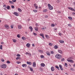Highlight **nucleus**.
I'll return each mask as SVG.
<instances>
[{"mask_svg": "<svg viewBox=\"0 0 75 75\" xmlns=\"http://www.w3.org/2000/svg\"><path fill=\"white\" fill-rule=\"evenodd\" d=\"M38 25V24L36 23V27H37Z\"/></svg>", "mask_w": 75, "mask_h": 75, "instance_id": "338daca9", "label": "nucleus"}, {"mask_svg": "<svg viewBox=\"0 0 75 75\" xmlns=\"http://www.w3.org/2000/svg\"><path fill=\"white\" fill-rule=\"evenodd\" d=\"M32 46H33V47H35V45H34V44H33Z\"/></svg>", "mask_w": 75, "mask_h": 75, "instance_id": "69168bd1", "label": "nucleus"}, {"mask_svg": "<svg viewBox=\"0 0 75 75\" xmlns=\"http://www.w3.org/2000/svg\"><path fill=\"white\" fill-rule=\"evenodd\" d=\"M59 67L61 71H63V69H62V65L61 64L59 65Z\"/></svg>", "mask_w": 75, "mask_h": 75, "instance_id": "6e6552de", "label": "nucleus"}, {"mask_svg": "<svg viewBox=\"0 0 75 75\" xmlns=\"http://www.w3.org/2000/svg\"><path fill=\"white\" fill-rule=\"evenodd\" d=\"M18 11H20V12H21L22 11L21 9H20V8H18Z\"/></svg>", "mask_w": 75, "mask_h": 75, "instance_id": "c85d7f7f", "label": "nucleus"}, {"mask_svg": "<svg viewBox=\"0 0 75 75\" xmlns=\"http://www.w3.org/2000/svg\"><path fill=\"white\" fill-rule=\"evenodd\" d=\"M1 44H4V42H1Z\"/></svg>", "mask_w": 75, "mask_h": 75, "instance_id": "774afa93", "label": "nucleus"}, {"mask_svg": "<svg viewBox=\"0 0 75 75\" xmlns=\"http://www.w3.org/2000/svg\"><path fill=\"white\" fill-rule=\"evenodd\" d=\"M40 36H42V37L44 35L43 34H40Z\"/></svg>", "mask_w": 75, "mask_h": 75, "instance_id": "6e6d98bb", "label": "nucleus"}, {"mask_svg": "<svg viewBox=\"0 0 75 75\" xmlns=\"http://www.w3.org/2000/svg\"><path fill=\"white\" fill-rule=\"evenodd\" d=\"M29 28H30V30H31L30 31L31 32H32V31H33V28L32 27L30 26L29 27Z\"/></svg>", "mask_w": 75, "mask_h": 75, "instance_id": "2eb2a0df", "label": "nucleus"}, {"mask_svg": "<svg viewBox=\"0 0 75 75\" xmlns=\"http://www.w3.org/2000/svg\"><path fill=\"white\" fill-rule=\"evenodd\" d=\"M59 42L61 43L62 44H63L64 42V40H59Z\"/></svg>", "mask_w": 75, "mask_h": 75, "instance_id": "a211bd4d", "label": "nucleus"}, {"mask_svg": "<svg viewBox=\"0 0 75 75\" xmlns=\"http://www.w3.org/2000/svg\"><path fill=\"white\" fill-rule=\"evenodd\" d=\"M46 54L47 55H48V56H50V52H46Z\"/></svg>", "mask_w": 75, "mask_h": 75, "instance_id": "f3484780", "label": "nucleus"}, {"mask_svg": "<svg viewBox=\"0 0 75 75\" xmlns=\"http://www.w3.org/2000/svg\"><path fill=\"white\" fill-rule=\"evenodd\" d=\"M33 34L34 35H35V36L37 35V34H36L35 33H33Z\"/></svg>", "mask_w": 75, "mask_h": 75, "instance_id": "5fc2aeb1", "label": "nucleus"}, {"mask_svg": "<svg viewBox=\"0 0 75 75\" xmlns=\"http://www.w3.org/2000/svg\"><path fill=\"white\" fill-rule=\"evenodd\" d=\"M49 45H50V46H52V44H51V43H49Z\"/></svg>", "mask_w": 75, "mask_h": 75, "instance_id": "603ef678", "label": "nucleus"}, {"mask_svg": "<svg viewBox=\"0 0 75 75\" xmlns=\"http://www.w3.org/2000/svg\"><path fill=\"white\" fill-rule=\"evenodd\" d=\"M50 53H51V54H54V52L52 51H51L50 52Z\"/></svg>", "mask_w": 75, "mask_h": 75, "instance_id": "09e8293b", "label": "nucleus"}, {"mask_svg": "<svg viewBox=\"0 0 75 75\" xmlns=\"http://www.w3.org/2000/svg\"><path fill=\"white\" fill-rule=\"evenodd\" d=\"M22 28V26H21V25H19L18 26V29H19L20 30V29H21V28Z\"/></svg>", "mask_w": 75, "mask_h": 75, "instance_id": "4be33fe9", "label": "nucleus"}, {"mask_svg": "<svg viewBox=\"0 0 75 75\" xmlns=\"http://www.w3.org/2000/svg\"><path fill=\"white\" fill-rule=\"evenodd\" d=\"M29 68L30 69V71H33V68H32V67H29Z\"/></svg>", "mask_w": 75, "mask_h": 75, "instance_id": "a878e982", "label": "nucleus"}, {"mask_svg": "<svg viewBox=\"0 0 75 75\" xmlns=\"http://www.w3.org/2000/svg\"><path fill=\"white\" fill-rule=\"evenodd\" d=\"M17 37L18 38H20V35L18 34V35H17Z\"/></svg>", "mask_w": 75, "mask_h": 75, "instance_id": "ea45409f", "label": "nucleus"}, {"mask_svg": "<svg viewBox=\"0 0 75 75\" xmlns=\"http://www.w3.org/2000/svg\"><path fill=\"white\" fill-rule=\"evenodd\" d=\"M49 9L50 10H53V7L52 6H51V5L50 4H48V5Z\"/></svg>", "mask_w": 75, "mask_h": 75, "instance_id": "f03ea898", "label": "nucleus"}, {"mask_svg": "<svg viewBox=\"0 0 75 75\" xmlns=\"http://www.w3.org/2000/svg\"><path fill=\"white\" fill-rule=\"evenodd\" d=\"M12 1L13 2H16V0H12Z\"/></svg>", "mask_w": 75, "mask_h": 75, "instance_id": "052dcab7", "label": "nucleus"}, {"mask_svg": "<svg viewBox=\"0 0 75 75\" xmlns=\"http://www.w3.org/2000/svg\"><path fill=\"white\" fill-rule=\"evenodd\" d=\"M58 34H59V35H60V36L62 35V34H61V33H58Z\"/></svg>", "mask_w": 75, "mask_h": 75, "instance_id": "8fccbe9b", "label": "nucleus"}, {"mask_svg": "<svg viewBox=\"0 0 75 75\" xmlns=\"http://www.w3.org/2000/svg\"><path fill=\"white\" fill-rule=\"evenodd\" d=\"M34 6L35 7L36 6H37V4H34Z\"/></svg>", "mask_w": 75, "mask_h": 75, "instance_id": "de8ad7c7", "label": "nucleus"}, {"mask_svg": "<svg viewBox=\"0 0 75 75\" xmlns=\"http://www.w3.org/2000/svg\"><path fill=\"white\" fill-rule=\"evenodd\" d=\"M52 27H54L55 26V25L53 23L51 25Z\"/></svg>", "mask_w": 75, "mask_h": 75, "instance_id": "f704fd0d", "label": "nucleus"}, {"mask_svg": "<svg viewBox=\"0 0 75 75\" xmlns=\"http://www.w3.org/2000/svg\"><path fill=\"white\" fill-rule=\"evenodd\" d=\"M64 60H65V59L64 58H63L62 59L61 61L63 62Z\"/></svg>", "mask_w": 75, "mask_h": 75, "instance_id": "c03bdc74", "label": "nucleus"}, {"mask_svg": "<svg viewBox=\"0 0 75 75\" xmlns=\"http://www.w3.org/2000/svg\"><path fill=\"white\" fill-rule=\"evenodd\" d=\"M68 8L69 10H71V11H75V9L73 8H71V7H68Z\"/></svg>", "mask_w": 75, "mask_h": 75, "instance_id": "39448f33", "label": "nucleus"}, {"mask_svg": "<svg viewBox=\"0 0 75 75\" xmlns=\"http://www.w3.org/2000/svg\"><path fill=\"white\" fill-rule=\"evenodd\" d=\"M27 64L29 65H31V64H32V62H27Z\"/></svg>", "mask_w": 75, "mask_h": 75, "instance_id": "1a4fd4ad", "label": "nucleus"}, {"mask_svg": "<svg viewBox=\"0 0 75 75\" xmlns=\"http://www.w3.org/2000/svg\"><path fill=\"white\" fill-rule=\"evenodd\" d=\"M51 70L52 71H54V70H55V68H54V67H52L51 68Z\"/></svg>", "mask_w": 75, "mask_h": 75, "instance_id": "f8f14e48", "label": "nucleus"}, {"mask_svg": "<svg viewBox=\"0 0 75 75\" xmlns=\"http://www.w3.org/2000/svg\"><path fill=\"white\" fill-rule=\"evenodd\" d=\"M28 55H29L30 56H31V53H29L28 54Z\"/></svg>", "mask_w": 75, "mask_h": 75, "instance_id": "680f3d73", "label": "nucleus"}, {"mask_svg": "<svg viewBox=\"0 0 75 75\" xmlns=\"http://www.w3.org/2000/svg\"><path fill=\"white\" fill-rule=\"evenodd\" d=\"M58 52H59V53L61 54H63V52H62V50H59Z\"/></svg>", "mask_w": 75, "mask_h": 75, "instance_id": "9b49d317", "label": "nucleus"}, {"mask_svg": "<svg viewBox=\"0 0 75 75\" xmlns=\"http://www.w3.org/2000/svg\"><path fill=\"white\" fill-rule=\"evenodd\" d=\"M11 28H13V26L12 25H11Z\"/></svg>", "mask_w": 75, "mask_h": 75, "instance_id": "bf43d9fd", "label": "nucleus"}, {"mask_svg": "<svg viewBox=\"0 0 75 75\" xmlns=\"http://www.w3.org/2000/svg\"><path fill=\"white\" fill-rule=\"evenodd\" d=\"M54 49H57L58 48V47L57 45H55L54 46Z\"/></svg>", "mask_w": 75, "mask_h": 75, "instance_id": "6ab92c4d", "label": "nucleus"}, {"mask_svg": "<svg viewBox=\"0 0 75 75\" xmlns=\"http://www.w3.org/2000/svg\"><path fill=\"white\" fill-rule=\"evenodd\" d=\"M22 66L23 67H24V68H25L27 67V65L25 64H23L22 65Z\"/></svg>", "mask_w": 75, "mask_h": 75, "instance_id": "ddd939ff", "label": "nucleus"}, {"mask_svg": "<svg viewBox=\"0 0 75 75\" xmlns=\"http://www.w3.org/2000/svg\"><path fill=\"white\" fill-rule=\"evenodd\" d=\"M27 38L24 37H23L22 38V39L23 40H25Z\"/></svg>", "mask_w": 75, "mask_h": 75, "instance_id": "412c9836", "label": "nucleus"}, {"mask_svg": "<svg viewBox=\"0 0 75 75\" xmlns=\"http://www.w3.org/2000/svg\"><path fill=\"white\" fill-rule=\"evenodd\" d=\"M0 48L1 49V50H3V45H1L0 46Z\"/></svg>", "mask_w": 75, "mask_h": 75, "instance_id": "2f4dec72", "label": "nucleus"}, {"mask_svg": "<svg viewBox=\"0 0 75 75\" xmlns=\"http://www.w3.org/2000/svg\"><path fill=\"white\" fill-rule=\"evenodd\" d=\"M11 7L12 8H14V6H13V5H12L11 6Z\"/></svg>", "mask_w": 75, "mask_h": 75, "instance_id": "e433bc0d", "label": "nucleus"}, {"mask_svg": "<svg viewBox=\"0 0 75 75\" xmlns=\"http://www.w3.org/2000/svg\"><path fill=\"white\" fill-rule=\"evenodd\" d=\"M10 6H7V7H6V8H7V9L8 10H9V9H10Z\"/></svg>", "mask_w": 75, "mask_h": 75, "instance_id": "cd10ccee", "label": "nucleus"}, {"mask_svg": "<svg viewBox=\"0 0 75 75\" xmlns=\"http://www.w3.org/2000/svg\"><path fill=\"white\" fill-rule=\"evenodd\" d=\"M38 51H39V52H41V53H42L43 52L42 50H39Z\"/></svg>", "mask_w": 75, "mask_h": 75, "instance_id": "a19ab883", "label": "nucleus"}, {"mask_svg": "<svg viewBox=\"0 0 75 75\" xmlns=\"http://www.w3.org/2000/svg\"><path fill=\"white\" fill-rule=\"evenodd\" d=\"M33 11L35 13H37V10H33Z\"/></svg>", "mask_w": 75, "mask_h": 75, "instance_id": "72a5a7b5", "label": "nucleus"}, {"mask_svg": "<svg viewBox=\"0 0 75 75\" xmlns=\"http://www.w3.org/2000/svg\"><path fill=\"white\" fill-rule=\"evenodd\" d=\"M1 68H6V64H4L2 65L1 66Z\"/></svg>", "mask_w": 75, "mask_h": 75, "instance_id": "7ed1b4c3", "label": "nucleus"}, {"mask_svg": "<svg viewBox=\"0 0 75 75\" xmlns=\"http://www.w3.org/2000/svg\"><path fill=\"white\" fill-rule=\"evenodd\" d=\"M33 67L34 68H35L36 67V63L35 62H33Z\"/></svg>", "mask_w": 75, "mask_h": 75, "instance_id": "423d86ee", "label": "nucleus"}, {"mask_svg": "<svg viewBox=\"0 0 75 75\" xmlns=\"http://www.w3.org/2000/svg\"><path fill=\"white\" fill-rule=\"evenodd\" d=\"M26 47H28V48H29L30 47V43H27L26 45Z\"/></svg>", "mask_w": 75, "mask_h": 75, "instance_id": "4468645a", "label": "nucleus"}, {"mask_svg": "<svg viewBox=\"0 0 75 75\" xmlns=\"http://www.w3.org/2000/svg\"><path fill=\"white\" fill-rule=\"evenodd\" d=\"M48 16H47V15L45 16V18H48Z\"/></svg>", "mask_w": 75, "mask_h": 75, "instance_id": "4d7b16f0", "label": "nucleus"}, {"mask_svg": "<svg viewBox=\"0 0 75 75\" xmlns=\"http://www.w3.org/2000/svg\"><path fill=\"white\" fill-rule=\"evenodd\" d=\"M6 62L7 64H10V62L9 60H8Z\"/></svg>", "mask_w": 75, "mask_h": 75, "instance_id": "58836bf2", "label": "nucleus"}, {"mask_svg": "<svg viewBox=\"0 0 75 75\" xmlns=\"http://www.w3.org/2000/svg\"><path fill=\"white\" fill-rule=\"evenodd\" d=\"M55 68H57V69H58V71H59L60 70L59 68V67H58V66H57L56 65L55 66Z\"/></svg>", "mask_w": 75, "mask_h": 75, "instance_id": "aec40b11", "label": "nucleus"}, {"mask_svg": "<svg viewBox=\"0 0 75 75\" xmlns=\"http://www.w3.org/2000/svg\"><path fill=\"white\" fill-rule=\"evenodd\" d=\"M13 42H16V40H15V39H14L13 40Z\"/></svg>", "mask_w": 75, "mask_h": 75, "instance_id": "a18cd8bd", "label": "nucleus"}, {"mask_svg": "<svg viewBox=\"0 0 75 75\" xmlns=\"http://www.w3.org/2000/svg\"><path fill=\"white\" fill-rule=\"evenodd\" d=\"M68 26H69V27H71V24H68Z\"/></svg>", "mask_w": 75, "mask_h": 75, "instance_id": "49530a36", "label": "nucleus"}, {"mask_svg": "<svg viewBox=\"0 0 75 75\" xmlns=\"http://www.w3.org/2000/svg\"><path fill=\"white\" fill-rule=\"evenodd\" d=\"M21 57H17L16 58V59H17V60H18V59H20V60H21Z\"/></svg>", "mask_w": 75, "mask_h": 75, "instance_id": "5701e85b", "label": "nucleus"}, {"mask_svg": "<svg viewBox=\"0 0 75 75\" xmlns=\"http://www.w3.org/2000/svg\"><path fill=\"white\" fill-rule=\"evenodd\" d=\"M70 70H71V71H74V69L73 68H71L70 69Z\"/></svg>", "mask_w": 75, "mask_h": 75, "instance_id": "0e129e2a", "label": "nucleus"}, {"mask_svg": "<svg viewBox=\"0 0 75 75\" xmlns=\"http://www.w3.org/2000/svg\"><path fill=\"white\" fill-rule=\"evenodd\" d=\"M48 11V10L47 9H45L44 10H43V12H44L45 13V12H46V11Z\"/></svg>", "mask_w": 75, "mask_h": 75, "instance_id": "7c9ffc66", "label": "nucleus"}, {"mask_svg": "<svg viewBox=\"0 0 75 75\" xmlns=\"http://www.w3.org/2000/svg\"><path fill=\"white\" fill-rule=\"evenodd\" d=\"M56 57L57 58V59H61L62 58L61 57V55L59 54H57L55 55Z\"/></svg>", "mask_w": 75, "mask_h": 75, "instance_id": "f257e3e1", "label": "nucleus"}, {"mask_svg": "<svg viewBox=\"0 0 75 75\" xmlns=\"http://www.w3.org/2000/svg\"><path fill=\"white\" fill-rule=\"evenodd\" d=\"M1 61L2 62H4V60L3 59H1Z\"/></svg>", "mask_w": 75, "mask_h": 75, "instance_id": "37998d69", "label": "nucleus"}, {"mask_svg": "<svg viewBox=\"0 0 75 75\" xmlns=\"http://www.w3.org/2000/svg\"><path fill=\"white\" fill-rule=\"evenodd\" d=\"M5 27L6 28H7V29H8L9 28V26H8L7 25H5Z\"/></svg>", "mask_w": 75, "mask_h": 75, "instance_id": "9d476101", "label": "nucleus"}, {"mask_svg": "<svg viewBox=\"0 0 75 75\" xmlns=\"http://www.w3.org/2000/svg\"><path fill=\"white\" fill-rule=\"evenodd\" d=\"M9 3L10 4H13L14 3L13 1H9Z\"/></svg>", "mask_w": 75, "mask_h": 75, "instance_id": "393cba45", "label": "nucleus"}, {"mask_svg": "<svg viewBox=\"0 0 75 75\" xmlns=\"http://www.w3.org/2000/svg\"><path fill=\"white\" fill-rule=\"evenodd\" d=\"M3 6V7H6V4L4 5Z\"/></svg>", "mask_w": 75, "mask_h": 75, "instance_id": "864d4df0", "label": "nucleus"}, {"mask_svg": "<svg viewBox=\"0 0 75 75\" xmlns=\"http://www.w3.org/2000/svg\"><path fill=\"white\" fill-rule=\"evenodd\" d=\"M42 37V38H43V39H44L45 38L44 37V35H43Z\"/></svg>", "mask_w": 75, "mask_h": 75, "instance_id": "e2e57ef3", "label": "nucleus"}, {"mask_svg": "<svg viewBox=\"0 0 75 75\" xmlns=\"http://www.w3.org/2000/svg\"><path fill=\"white\" fill-rule=\"evenodd\" d=\"M16 56L17 57H21V55H20V54H17L16 55Z\"/></svg>", "mask_w": 75, "mask_h": 75, "instance_id": "473e14b6", "label": "nucleus"}, {"mask_svg": "<svg viewBox=\"0 0 75 75\" xmlns=\"http://www.w3.org/2000/svg\"><path fill=\"white\" fill-rule=\"evenodd\" d=\"M64 65L66 67H68V64H67V63H65Z\"/></svg>", "mask_w": 75, "mask_h": 75, "instance_id": "c9c22d12", "label": "nucleus"}, {"mask_svg": "<svg viewBox=\"0 0 75 75\" xmlns=\"http://www.w3.org/2000/svg\"><path fill=\"white\" fill-rule=\"evenodd\" d=\"M69 59H71V58H69L67 59V61H68V62H71V63H73V62H74V61L72 60H69Z\"/></svg>", "mask_w": 75, "mask_h": 75, "instance_id": "20e7f679", "label": "nucleus"}, {"mask_svg": "<svg viewBox=\"0 0 75 75\" xmlns=\"http://www.w3.org/2000/svg\"><path fill=\"white\" fill-rule=\"evenodd\" d=\"M35 31H38V28L35 27Z\"/></svg>", "mask_w": 75, "mask_h": 75, "instance_id": "b1692460", "label": "nucleus"}, {"mask_svg": "<svg viewBox=\"0 0 75 75\" xmlns=\"http://www.w3.org/2000/svg\"><path fill=\"white\" fill-rule=\"evenodd\" d=\"M29 53L28 52H26L25 53V54L26 55H28V54Z\"/></svg>", "mask_w": 75, "mask_h": 75, "instance_id": "13d9d810", "label": "nucleus"}, {"mask_svg": "<svg viewBox=\"0 0 75 75\" xmlns=\"http://www.w3.org/2000/svg\"><path fill=\"white\" fill-rule=\"evenodd\" d=\"M17 64H21V62H20L19 61L17 62Z\"/></svg>", "mask_w": 75, "mask_h": 75, "instance_id": "79ce46f5", "label": "nucleus"}, {"mask_svg": "<svg viewBox=\"0 0 75 75\" xmlns=\"http://www.w3.org/2000/svg\"><path fill=\"white\" fill-rule=\"evenodd\" d=\"M40 65L41 67H45V64H44V63H42Z\"/></svg>", "mask_w": 75, "mask_h": 75, "instance_id": "dca6fc26", "label": "nucleus"}, {"mask_svg": "<svg viewBox=\"0 0 75 75\" xmlns=\"http://www.w3.org/2000/svg\"><path fill=\"white\" fill-rule=\"evenodd\" d=\"M40 57L41 58H43L44 57V56L43 55H41L40 56Z\"/></svg>", "mask_w": 75, "mask_h": 75, "instance_id": "4c0bfd02", "label": "nucleus"}, {"mask_svg": "<svg viewBox=\"0 0 75 75\" xmlns=\"http://www.w3.org/2000/svg\"><path fill=\"white\" fill-rule=\"evenodd\" d=\"M68 18L69 19V20H72V17H71L69 16L68 17Z\"/></svg>", "mask_w": 75, "mask_h": 75, "instance_id": "bb28decb", "label": "nucleus"}, {"mask_svg": "<svg viewBox=\"0 0 75 75\" xmlns=\"http://www.w3.org/2000/svg\"><path fill=\"white\" fill-rule=\"evenodd\" d=\"M45 37H46V38H47V39H48V38H49V36H48L47 35H46Z\"/></svg>", "mask_w": 75, "mask_h": 75, "instance_id": "c756f323", "label": "nucleus"}, {"mask_svg": "<svg viewBox=\"0 0 75 75\" xmlns=\"http://www.w3.org/2000/svg\"><path fill=\"white\" fill-rule=\"evenodd\" d=\"M13 14L15 15V16H18V13H16V12H14L13 13Z\"/></svg>", "mask_w": 75, "mask_h": 75, "instance_id": "0eeeda50", "label": "nucleus"}, {"mask_svg": "<svg viewBox=\"0 0 75 75\" xmlns=\"http://www.w3.org/2000/svg\"><path fill=\"white\" fill-rule=\"evenodd\" d=\"M35 9H38V6H36L35 7Z\"/></svg>", "mask_w": 75, "mask_h": 75, "instance_id": "3c124183", "label": "nucleus"}]
</instances>
